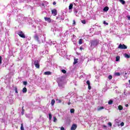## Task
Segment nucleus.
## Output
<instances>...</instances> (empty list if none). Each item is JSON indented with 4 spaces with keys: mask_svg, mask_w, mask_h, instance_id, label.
Returning a JSON list of instances; mask_svg holds the SVG:
<instances>
[{
    "mask_svg": "<svg viewBox=\"0 0 130 130\" xmlns=\"http://www.w3.org/2000/svg\"><path fill=\"white\" fill-rule=\"evenodd\" d=\"M90 44V47H94L99 44V41L97 40L91 41Z\"/></svg>",
    "mask_w": 130,
    "mask_h": 130,
    "instance_id": "nucleus-1",
    "label": "nucleus"
},
{
    "mask_svg": "<svg viewBox=\"0 0 130 130\" xmlns=\"http://www.w3.org/2000/svg\"><path fill=\"white\" fill-rule=\"evenodd\" d=\"M118 48H119L120 49H126L127 48V46L124 44H120Z\"/></svg>",
    "mask_w": 130,
    "mask_h": 130,
    "instance_id": "nucleus-2",
    "label": "nucleus"
},
{
    "mask_svg": "<svg viewBox=\"0 0 130 130\" xmlns=\"http://www.w3.org/2000/svg\"><path fill=\"white\" fill-rule=\"evenodd\" d=\"M34 64L37 69L40 68V64H39V61H38V60L35 61Z\"/></svg>",
    "mask_w": 130,
    "mask_h": 130,
    "instance_id": "nucleus-3",
    "label": "nucleus"
},
{
    "mask_svg": "<svg viewBox=\"0 0 130 130\" xmlns=\"http://www.w3.org/2000/svg\"><path fill=\"white\" fill-rule=\"evenodd\" d=\"M18 35L21 37V38H26V36H25V34L23 33V31H19L18 32Z\"/></svg>",
    "mask_w": 130,
    "mask_h": 130,
    "instance_id": "nucleus-4",
    "label": "nucleus"
},
{
    "mask_svg": "<svg viewBox=\"0 0 130 130\" xmlns=\"http://www.w3.org/2000/svg\"><path fill=\"white\" fill-rule=\"evenodd\" d=\"M51 13L53 16H56L57 15V10L56 9H53L51 10Z\"/></svg>",
    "mask_w": 130,
    "mask_h": 130,
    "instance_id": "nucleus-5",
    "label": "nucleus"
},
{
    "mask_svg": "<svg viewBox=\"0 0 130 130\" xmlns=\"http://www.w3.org/2000/svg\"><path fill=\"white\" fill-rule=\"evenodd\" d=\"M77 124H73L71 127V130H76V129L77 128Z\"/></svg>",
    "mask_w": 130,
    "mask_h": 130,
    "instance_id": "nucleus-6",
    "label": "nucleus"
},
{
    "mask_svg": "<svg viewBox=\"0 0 130 130\" xmlns=\"http://www.w3.org/2000/svg\"><path fill=\"white\" fill-rule=\"evenodd\" d=\"M86 84H87V85H88V90H91V85H90V81L87 80V81H86Z\"/></svg>",
    "mask_w": 130,
    "mask_h": 130,
    "instance_id": "nucleus-7",
    "label": "nucleus"
},
{
    "mask_svg": "<svg viewBox=\"0 0 130 130\" xmlns=\"http://www.w3.org/2000/svg\"><path fill=\"white\" fill-rule=\"evenodd\" d=\"M45 20L47 21V22H48V23H51V19L50 18L48 17H44Z\"/></svg>",
    "mask_w": 130,
    "mask_h": 130,
    "instance_id": "nucleus-8",
    "label": "nucleus"
},
{
    "mask_svg": "<svg viewBox=\"0 0 130 130\" xmlns=\"http://www.w3.org/2000/svg\"><path fill=\"white\" fill-rule=\"evenodd\" d=\"M44 75H51V72H50V71H47V72H45L44 73Z\"/></svg>",
    "mask_w": 130,
    "mask_h": 130,
    "instance_id": "nucleus-9",
    "label": "nucleus"
},
{
    "mask_svg": "<svg viewBox=\"0 0 130 130\" xmlns=\"http://www.w3.org/2000/svg\"><path fill=\"white\" fill-rule=\"evenodd\" d=\"M108 10H109V7H105L103 11H104V12H107L108 11Z\"/></svg>",
    "mask_w": 130,
    "mask_h": 130,
    "instance_id": "nucleus-10",
    "label": "nucleus"
},
{
    "mask_svg": "<svg viewBox=\"0 0 130 130\" xmlns=\"http://www.w3.org/2000/svg\"><path fill=\"white\" fill-rule=\"evenodd\" d=\"M34 38L36 40H37V41H38V42H39V37H38V36L36 35L34 37Z\"/></svg>",
    "mask_w": 130,
    "mask_h": 130,
    "instance_id": "nucleus-11",
    "label": "nucleus"
},
{
    "mask_svg": "<svg viewBox=\"0 0 130 130\" xmlns=\"http://www.w3.org/2000/svg\"><path fill=\"white\" fill-rule=\"evenodd\" d=\"M22 92H23V93H27V88L24 87L22 89Z\"/></svg>",
    "mask_w": 130,
    "mask_h": 130,
    "instance_id": "nucleus-12",
    "label": "nucleus"
},
{
    "mask_svg": "<svg viewBox=\"0 0 130 130\" xmlns=\"http://www.w3.org/2000/svg\"><path fill=\"white\" fill-rule=\"evenodd\" d=\"M102 109H104V107H99V108H98V111H100V110H102Z\"/></svg>",
    "mask_w": 130,
    "mask_h": 130,
    "instance_id": "nucleus-13",
    "label": "nucleus"
},
{
    "mask_svg": "<svg viewBox=\"0 0 130 130\" xmlns=\"http://www.w3.org/2000/svg\"><path fill=\"white\" fill-rule=\"evenodd\" d=\"M55 103V100H52L51 103V104L52 106H53V105H54Z\"/></svg>",
    "mask_w": 130,
    "mask_h": 130,
    "instance_id": "nucleus-14",
    "label": "nucleus"
},
{
    "mask_svg": "<svg viewBox=\"0 0 130 130\" xmlns=\"http://www.w3.org/2000/svg\"><path fill=\"white\" fill-rule=\"evenodd\" d=\"M118 108L119 110H122V109H123V107H122V106H121V105H119L118 107Z\"/></svg>",
    "mask_w": 130,
    "mask_h": 130,
    "instance_id": "nucleus-15",
    "label": "nucleus"
},
{
    "mask_svg": "<svg viewBox=\"0 0 130 130\" xmlns=\"http://www.w3.org/2000/svg\"><path fill=\"white\" fill-rule=\"evenodd\" d=\"M115 76H117V77H119V76H120V73H119V72H116L114 74Z\"/></svg>",
    "mask_w": 130,
    "mask_h": 130,
    "instance_id": "nucleus-16",
    "label": "nucleus"
},
{
    "mask_svg": "<svg viewBox=\"0 0 130 130\" xmlns=\"http://www.w3.org/2000/svg\"><path fill=\"white\" fill-rule=\"evenodd\" d=\"M124 57H126V58H129L130 55H128V54L125 53V54H124Z\"/></svg>",
    "mask_w": 130,
    "mask_h": 130,
    "instance_id": "nucleus-17",
    "label": "nucleus"
},
{
    "mask_svg": "<svg viewBox=\"0 0 130 130\" xmlns=\"http://www.w3.org/2000/svg\"><path fill=\"white\" fill-rule=\"evenodd\" d=\"M78 59L74 58V61L73 62V64H76V63H78Z\"/></svg>",
    "mask_w": 130,
    "mask_h": 130,
    "instance_id": "nucleus-18",
    "label": "nucleus"
},
{
    "mask_svg": "<svg viewBox=\"0 0 130 130\" xmlns=\"http://www.w3.org/2000/svg\"><path fill=\"white\" fill-rule=\"evenodd\" d=\"M73 9V4H70V6L69 7V10H72Z\"/></svg>",
    "mask_w": 130,
    "mask_h": 130,
    "instance_id": "nucleus-19",
    "label": "nucleus"
},
{
    "mask_svg": "<svg viewBox=\"0 0 130 130\" xmlns=\"http://www.w3.org/2000/svg\"><path fill=\"white\" fill-rule=\"evenodd\" d=\"M79 44H83V39H79Z\"/></svg>",
    "mask_w": 130,
    "mask_h": 130,
    "instance_id": "nucleus-20",
    "label": "nucleus"
},
{
    "mask_svg": "<svg viewBox=\"0 0 130 130\" xmlns=\"http://www.w3.org/2000/svg\"><path fill=\"white\" fill-rule=\"evenodd\" d=\"M14 90L15 91V93H16V94H18V87H17V86H15L14 87Z\"/></svg>",
    "mask_w": 130,
    "mask_h": 130,
    "instance_id": "nucleus-21",
    "label": "nucleus"
},
{
    "mask_svg": "<svg viewBox=\"0 0 130 130\" xmlns=\"http://www.w3.org/2000/svg\"><path fill=\"white\" fill-rule=\"evenodd\" d=\"M120 3H121L122 5H124L125 4V1L123 0H119Z\"/></svg>",
    "mask_w": 130,
    "mask_h": 130,
    "instance_id": "nucleus-22",
    "label": "nucleus"
},
{
    "mask_svg": "<svg viewBox=\"0 0 130 130\" xmlns=\"http://www.w3.org/2000/svg\"><path fill=\"white\" fill-rule=\"evenodd\" d=\"M120 58V57H119V56H116V61H119Z\"/></svg>",
    "mask_w": 130,
    "mask_h": 130,
    "instance_id": "nucleus-23",
    "label": "nucleus"
},
{
    "mask_svg": "<svg viewBox=\"0 0 130 130\" xmlns=\"http://www.w3.org/2000/svg\"><path fill=\"white\" fill-rule=\"evenodd\" d=\"M52 118V115H51V113L49 114V119L50 120H51V119Z\"/></svg>",
    "mask_w": 130,
    "mask_h": 130,
    "instance_id": "nucleus-24",
    "label": "nucleus"
},
{
    "mask_svg": "<svg viewBox=\"0 0 130 130\" xmlns=\"http://www.w3.org/2000/svg\"><path fill=\"white\" fill-rule=\"evenodd\" d=\"M71 113H75V109H71L70 110Z\"/></svg>",
    "mask_w": 130,
    "mask_h": 130,
    "instance_id": "nucleus-25",
    "label": "nucleus"
},
{
    "mask_svg": "<svg viewBox=\"0 0 130 130\" xmlns=\"http://www.w3.org/2000/svg\"><path fill=\"white\" fill-rule=\"evenodd\" d=\"M112 103H113V101H112V100H110V101L108 102V104H109V105L112 104Z\"/></svg>",
    "mask_w": 130,
    "mask_h": 130,
    "instance_id": "nucleus-26",
    "label": "nucleus"
},
{
    "mask_svg": "<svg viewBox=\"0 0 130 130\" xmlns=\"http://www.w3.org/2000/svg\"><path fill=\"white\" fill-rule=\"evenodd\" d=\"M20 129L21 130H25V129H24V126H23V123H22L21 124Z\"/></svg>",
    "mask_w": 130,
    "mask_h": 130,
    "instance_id": "nucleus-27",
    "label": "nucleus"
},
{
    "mask_svg": "<svg viewBox=\"0 0 130 130\" xmlns=\"http://www.w3.org/2000/svg\"><path fill=\"white\" fill-rule=\"evenodd\" d=\"M108 79H109V80H112V75H109Z\"/></svg>",
    "mask_w": 130,
    "mask_h": 130,
    "instance_id": "nucleus-28",
    "label": "nucleus"
},
{
    "mask_svg": "<svg viewBox=\"0 0 130 130\" xmlns=\"http://www.w3.org/2000/svg\"><path fill=\"white\" fill-rule=\"evenodd\" d=\"M61 72L62 73H63V74H67V71H66L65 70H62Z\"/></svg>",
    "mask_w": 130,
    "mask_h": 130,
    "instance_id": "nucleus-29",
    "label": "nucleus"
},
{
    "mask_svg": "<svg viewBox=\"0 0 130 130\" xmlns=\"http://www.w3.org/2000/svg\"><path fill=\"white\" fill-rule=\"evenodd\" d=\"M81 22L82 23V24H86V20H82Z\"/></svg>",
    "mask_w": 130,
    "mask_h": 130,
    "instance_id": "nucleus-30",
    "label": "nucleus"
},
{
    "mask_svg": "<svg viewBox=\"0 0 130 130\" xmlns=\"http://www.w3.org/2000/svg\"><path fill=\"white\" fill-rule=\"evenodd\" d=\"M56 120H57V119H56V117H54V122H56Z\"/></svg>",
    "mask_w": 130,
    "mask_h": 130,
    "instance_id": "nucleus-31",
    "label": "nucleus"
},
{
    "mask_svg": "<svg viewBox=\"0 0 130 130\" xmlns=\"http://www.w3.org/2000/svg\"><path fill=\"white\" fill-rule=\"evenodd\" d=\"M120 125H121V126H123V125H124V123L123 122H122L120 123Z\"/></svg>",
    "mask_w": 130,
    "mask_h": 130,
    "instance_id": "nucleus-32",
    "label": "nucleus"
},
{
    "mask_svg": "<svg viewBox=\"0 0 130 130\" xmlns=\"http://www.w3.org/2000/svg\"><path fill=\"white\" fill-rule=\"evenodd\" d=\"M73 25H74V26H76V21H75V20H73Z\"/></svg>",
    "mask_w": 130,
    "mask_h": 130,
    "instance_id": "nucleus-33",
    "label": "nucleus"
},
{
    "mask_svg": "<svg viewBox=\"0 0 130 130\" xmlns=\"http://www.w3.org/2000/svg\"><path fill=\"white\" fill-rule=\"evenodd\" d=\"M27 84V81H23V85H25V86H26Z\"/></svg>",
    "mask_w": 130,
    "mask_h": 130,
    "instance_id": "nucleus-34",
    "label": "nucleus"
},
{
    "mask_svg": "<svg viewBox=\"0 0 130 130\" xmlns=\"http://www.w3.org/2000/svg\"><path fill=\"white\" fill-rule=\"evenodd\" d=\"M108 125H109L110 126H112V124L111 123V122H109L108 123Z\"/></svg>",
    "mask_w": 130,
    "mask_h": 130,
    "instance_id": "nucleus-35",
    "label": "nucleus"
},
{
    "mask_svg": "<svg viewBox=\"0 0 130 130\" xmlns=\"http://www.w3.org/2000/svg\"><path fill=\"white\" fill-rule=\"evenodd\" d=\"M104 24L105 25H108V23L106 22V21H104Z\"/></svg>",
    "mask_w": 130,
    "mask_h": 130,
    "instance_id": "nucleus-36",
    "label": "nucleus"
},
{
    "mask_svg": "<svg viewBox=\"0 0 130 130\" xmlns=\"http://www.w3.org/2000/svg\"><path fill=\"white\" fill-rule=\"evenodd\" d=\"M0 64H2V56H0Z\"/></svg>",
    "mask_w": 130,
    "mask_h": 130,
    "instance_id": "nucleus-37",
    "label": "nucleus"
},
{
    "mask_svg": "<svg viewBox=\"0 0 130 130\" xmlns=\"http://www.w3.org/2000/svg\"><path fill=\"white\" fill-rule=\"evenodd\" d=\"M60 130H64V127H61Z\"/></svg>",
    "mask_w": 130,
    "mask_h": 130,
    "instance_id": "nucleus-38",
    "label": "nucleus"
},
{
    "mask_svg": "<svg viewBox=\"0 0 130 130\" xmlns=\"http://www.w3.org/2000/svg\"><path fill=\"white\" fill-rule=\"evenodd\" d=\"M53 5H56V2H54L53 3Z\"/></svg>",
    "mask_w": 130,
    "mask_h": 130,
    "instance_id": "nucleus-39",
    "label": "nucleus"
},
{
    "mask_svg": "<svg viewBox=\"0 0 130 130\" xmlns=\"http://www.w3.org/2000/svg\"><path fill=\"white\" fill-rule=\"evenodd\" d=\"M127 18H128V20H130V16H127Z\"/></svg>",
    "mask_w": 130,
    "mask_h": 130,
    "instance_id": "nucleus-40",
    "label": "nucleus"
},
{
    "mask_svg": "<svg viewBox=\"0 0 130 130\" xmlns=\"http://www.w3.org/2000/svg\"><path fill=\"white\" fill-rule=\"evenodd\" d=\"M80 50H83V47H80Z\"/></svg>",
    "mask_w": 130,
    "mask_h": 130,
    "instance_id": "nucleus-41",
    "label": "nucleus"
},
{
    "mask_svg": "<svg viewBox=\"0 0 130 130\" xmlns=\"http://www.w3.org/2000/svg\"><path fill=\"white\" fill-rule=\"evenodd\" d=\"M125 107H128V104H126L125 105Z\"/></svg>",
    "mask_w": 130,
    "mask_h": 130,
    "instance_id": "nucleus-42",
    "label": "nucleus"
},
{
    "mask_svg": "<svg viewBox=\"0 0 130 130\" xmlns=\"http://www.w3.org/2000/svg\"><path fill=\"white\" fill-rule=\"evenodd\" d=\"M103 127H107V126L106 125H103Z\"/></svg>",
    "mask_w": 130,
    "mask_h": 130,
    "instance_id": "nucleus-43",
    "label": "nucleus"
},
{
    "mask_svg": "<svg viewBox=\"0 0 130 130\" xmlns=\"http://www.w3.org/2000/svg\"><path fill=\"white\" fill-rule=\"evenodd\" d=\"M68 105H71V103L70 102L68 103Z\"/></svg>",
    "mask_w": 130,
    "mask_h": 130,
    "instance_id": "nucleus-44",
    "label": "nucleus"
},
{
    "mask_svg": "<svg viewBox=\"0 0 130 130\" xmlns=\"http://www.w3.org/2000/svg\"><path fill=\"white\" fill-rule=\"evenodd\" d=\"M21 113H22V114L23 115L24 114V112H22Z\"/></svg>",
    "mask_w": 130,
    "mask_h": 130,
    "instance_id": "nucleus-45",
    "label": "nucleus"
},
{
    "mask_svg": "<svg viewBox=\"0 0 130 130\" xmlns=\"http://www.w3.org/2000/svg\"><path fill=\"white\" fill-rule=\"evenodd\" d=\"M24 111H25V110L23 109L22 110V112H24Z\"/></svg>",
    "mask_w": 130,
    "mask_h": 130,
    "instance_id": "nucleus-46",
    "label": "nucleus"
},
{
    "mask_svg": "<svg viewBox=\"0 0 130 130\" xmlns=\"http://www.w3.org/2000/svg\"><path fill=\"white\" fill-rule=\"evenodd\" d=\"M125 79H127V77H126Z\"/></svg>",
    "mask_w": 130,
    "mask_h": 130,
    "instance_id": "nucleus-47",
    "label": "nucleus"
},
{
    "mask_svg": "<svg viewBox=\"0 0 130 130\" xmlns=\"http://www.w3.org/2000/svg\"><path fill=\"white\" fill-rule=\"evenodd\" d=\"M125 74L127 75V73H125Z\"/></svg>",
    "mask_w": 130,
    "mask_h": 130,
    "instance_id": "nucleus-48",
    "label": "nucleus"
}]
</instances>
